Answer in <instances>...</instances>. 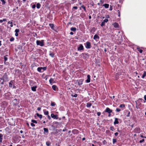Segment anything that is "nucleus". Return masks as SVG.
I'll return each mask as SVG.
<instances>
[{
    "mask_svg": "<svg viewBox=\"0 0 146 146\" xmlns=\"http://www.w3.org/2000/svg\"><path fill=\"white\" fill-rule=\"evenodd\" d=\"M36 7V5L35 4L33 5H32V8L33 9H35Z\"/></svg>",
    "mask_w": 146,
    "mask_h": 146,
    "instance_id": "680f3d73",
    "label": "nucleus"
},
{
    "mask_svg": "<svg viewBox=\"0 0 146 146\" xmlns=\"http://www.w3.org/2000/svg\"><path fill=\"white\" fill-rule=\"evenodd\" d=\"M31 125L32 127H34L35 126V125L33 123H31Z\"/></svg>",
    "mask_w": 146,
    "mask_h": 146,
    "instance_id": "4d7b16f0",
    "label": "nucleus"
},
{
    "mask_svg": "<svg viewBox=\"0 0 146 146\" xmlns=\"http://www.w3.org/2000/svg\"><path fill=\"white\" fill-rule=\"evenodd\" d=\"M121 110L119 108H116L115 111L117 112H119L120 111H121Z\"/></svg>",
    "mask_w": 146,
    "mask_h": 146,
    "instance_id": "e433bc0d",
    "label": "nucleus"
},
{
    "mask_svg": "<svg viewBox=\"0 0 146 146\" xmlns=\"http://www.w3.org/2000/svg\"><path fill=\"white\" fill-rule=\"evenodd\" d=\"M70 30L73 32H75L76 31V28L75 27H72L71 28Z\"/></svg>",
    "mask_w": 146,
    "mask_h": 146,
    "instance_id": "6ab92c4d",
    "label": "nucleus"
},
{
    "mask_svg": "<svg viewBox=\"0 0 146 146\" xmlns=\"http://www.w3.org/2000/svg\"><path fill=\"white\" fill-rule=\"evenodd\" d=\"M118 12V15L119 17H120V12L119 10L117 11Z\"/></svg>",
    "mask_w": 146,
    "mask_h": 146,
    "instance_id": "052dcab7",
    "label": "nucleus"
},
{
    "mask_svg": "<svg viewBox=\"0 0 146 146\" xmlns=\"http://www.w3.org/2000/svg\"><path fill=\"white\" fill-rule=\"evenodd\" d=\"M146 76V72L145 71H144L143 74L142 78H144Z\"/></svg>",
    "mask_w": 146,
    "mask_h": 146,
    "instance_id": "b1692460",
    "label": "nucleus"
},
{
    "mask_svg": "<svg viewBox=\"0 0 146 146\" xmlns=\"http://www.w3.org/2000/svg\"><path fill=\"white\" fill-rule=\"evenodd\" d=\"M112 111V110L108 108H106L105 110V112H107L108 113H111Z\"/></svg>",
    "mask_w": 146,
    "mask_h": 146,
    "instance_id": "423d86ee",
    "label": "nucleus"
},
{
    "mask_svg": "<svg viewBox=\"0 0 146 146\" xmlns=\"http://www.w3.org/2000/svg\"><path fill=\"white\" fill-rule=\"evenodd\" d=\"M42 69L44 71L46 69V67H41Z\"/></svg>",
    "mask_w": 146,
    "mask_h": 146,
    "instance_id": "09e8293b",
    "label": "nucleus"
},
{
    "mask_svg": "<svg viewBox=\"0 0 146 146\" xmlns=\"http://www.w3.org/2000/svg\"><path fill=\"white\" fill-rule=\"evenodd\" d=\"M144 100L146 101V95H145L144 96Z\"/></svg>",
    "mask_w": 146,
    "mask_h": 146,
    "instance_id": "774afa93",
    "label": "nucleus"
},
{
    "mask_svg": "<svg viewBox=\"0 0 146 146\" xmlns=\"http://www.w3.org/2000/svg\"><path fill=\"white\" fill-rule=\"evenodd\" d=\"M138 51L140 52V53H142L143 52V50L141 49H139V48H138Z\"/></svg>",
    "mask_w": 146,
    "mask_h": 146,
    "instance_id": "5fc2aeb1",
    "label": "nucleus"
},
{
    "mask_svg": "<svg viewBox=\"0 0 146 146\" xmlns=\"http://www.w3.org/2000/svg\"><path fill=\"white\" fill-rule=\"evenodd\" d=\"M135 102L136 104V107L137 109H138L139 107L138 106H139L141 104V103H140L139 104L138 103V101H135Z\"/></svg>",
    "mask_w": 146,
    "mask_h": 146,
    "instance_id": "f3484780",
    "label": "nucleus"
},
{
    "mask_svg": "<svg viewBox=\"0 0 146 146\" xmlns=\"http://www.w3.org/2000/svg\"><path fill=\"white\" fill-rule=\"evenodd\" d=\"M41 70H42L41 67H39L37 69V71L38 72H42L41 71Z\"/></svg>",
    "mask_w": 146,
    "mask_h": 146,
    "instance_id": "bb28decb",
    "label": "nucleus"
},
{
    "mask_svg": "<svg viewBox=\"0 0 146 146\" xmlns=\"http://www.w3.org/2000/svg\"><path fill=\"white\" fill-rule=\"evenodd\" d=\"M83 81L84 79H81L79 80H77V82H78V85L80 86L82 85L83 84Z\"/></svg>",
    "mask_w": 146,
    "mask_h": 146,
    "instance_id": "20e7f679",
    "label": "nucleus"
},
{
    "mask_svg": "<svg viewBox=\"0 0 146 146\" xmlns=\"http://www.w3.org/2000/svg\"><path fill=\"white\" fill-rule=\"evenodd\" d=\"M118 118H115V121L113 122V124L114 125L119 123V121H118Z\"/></svg>",
    "mask_w": 146,
    "mask_h": 146,
    "instance_id": "f8f14e48",
    "label": "nucleus"
},
{
    "mask_svg": "<svg viewBox=\"0 0 146 146\" xmlns=\"http://www.w3.org/2000/svg\"><path fill=\"white\" fill-rule=\"evenodd\" d=\"M19 32V29H16L15 31V33H18Z\"/></svg>",
    "mask_w": 146,
    "mask_h": 146,
    "instance_id": "8fccbe9b",
    "label": "nucleus"
},
{
    "mask_svg": "<svg viewBox=\"0 0 146 146\" xmlns=\"http://www.w3.org/2000/svg\"><path fill=\"white\" fill-rule=\"evenodd\" d=\"M54 54L53 52L51 51H49V55L52 57H53L54 56Z\"/></svg>",
    "mask_w": 146,
    "mask_h": 146,
    "instance_id": "dca6fc26",
    "label": "nucleus"
},
{
    "mask_svg": "<svg viewBox=\"0 0 146 146\" xmlns=\"http://www.w3.org/2000/svg\"><path fill=\"white\" fill-rule=\"evenodd\" d=\"M46 144L47 146H50V143L49 141H47L46 142Z\"/></svg>",
    "mask_w": 146,
    "mask_h": 146,
    "instance_id": "ea45409f",
    "label": "nucleus"
},
{
    "mask_svg": "<svg viewBox=\"0 0 146 146\" xmlns=\"http://www.w3.org/2000/svg\"><path fill=\"white\" fill-rule=\"evenodd\" d=\"M48 118L49 120H50L51 119V118L48 115Z\"/></svg>",
    "mask_w": 146,
    "mask_h": 146,
    "instance_id": "69168bd1",
    "label": "nucleus"
},
{
    "mask_svg": "<svg viewBox=\"0 0 146 146\" xmlns=\"http://www.w3.org/2000/svg\"><path fill=\"white\" fill-rule=\"evenodd\" d=\"M4 64H5L6 65H8L9 64V62H4Z\"/></svg>",
    "mask_w": 146,
    "mask_h": 146,
    "instance_id": "864d4df0",
    "label": "nucleus"
},
{
    "mask_svg": "<svg viewBox=\"0 0 146 146\" xmlns=\"http://www.w3.org/2000/svg\"><path fill=\"white\" fill-rule=\"evenodd\" d=\"M8 24H11V25H10V26L11 27H13V25L12 24V22L10 21H9L8 22Z\"/></svg>",
    "mask_w": 146,
    "mask_h": 146,
    "instance_id": "f704fd0d",
    "label": "nucleus"
},
{
    "mask_svg": "<svg viewBox=\"0 0 146 146\" xmlns=\"http://www.w3.org/2000/svg\"><path fill=\"white\" fill-rule=\"evenodd\" d=\"M6 56H7V55H6L5 56H4V62H6L7 60V59H8L6 57Z\"/></svg>",
    "mask_w": 146,
    "mask_h": 146,
    "instance_id": "2f4dec72",
    "label": "nucleus"
},
{
    "mask_svg": "<svg viewBox=\"0 0 146 146\" xmlns=\"http://www.w3.org/2000/svg\"><path fill=\"white\" fill-rule=\"evenodd\" d=\"M144 139H143L142 140H140L139 141V143H141L143 142L144 141Z\"/></svg>",
    "mask_w": 146,
    "mask_h": 146,
    "instance_id": "603ef678",
    "label": "nucleus"
},
{
    "mask_svg": "<svg viewBox=\"0 0 146 146\" xmlns=\"http://www.w3.org/2000/svg\"><path fill=\"white\" fill-rule=\"evenodd\" d=\"M3 135L1 133L0 134V142H2L3 140Z\"/></svg>",
    "mask_w": 146,
    "mask_h": 146,
    "instance_id": "aec40b11",
    "label": "nucleus"
},
{
    "mask_svg": "<svg viewBox=\"0 0 146 146\" xmlns=\"http://www.w3.org/2000/svg\"><path fill=\"white\" fill-rule=\"evenodd\" d=\"M54 124L56 125H58L59 124V123L57 121H54L53 122Z\"/></svg>",
    "mask_w": 146,
    "mask_h": 146,
    "instance_id": "a19ab883",
    "label": "nucleus"
},
{
    "mask_svg": "<svg viewBox=\"0 0 146 146\" xmlns=\"http://www.w3.org/2000/svg\"><path fill=\"white\" fill-rule=\"evenodd\" d=\"M81 7H82L83 9L85 11H86V7L84 5H82L81 6Z\"/></svg>",
    "mask_w": 146,
    "mask_h": 146,
    "instance_id": "58836bf2",
    "label": "nucleus"
},
{
    "mask_svg": "<svg viewBox=\"0 0 146 146\" xmlns=\"http://www.w3.org/2000/svg\"><path fill=\"white\" fill-rule=\"evenodd\" d=\"M112 10V6L110 5V9H109V10L110 11H111Z\"/></svg>",
    "mask_w": 146,
    "mask_h": 146,
    "instance_id": "6e6d98bb",
    "label": "nucleus"
},
{
    "mask_svg": "<svg viewBox=\"0 0 146 146\" xmlns=\"http://www.w3.org/2000/svg\"><path fill=\"white\" fill-rule=\"evenodd\" d=\"M105 25V23L103 21L102 22L101 24L100 25L102 27H103V26Z\"/></svg>",
    "mask_w": 146,
    "mask_h": 146,
    "instance_id": "de8ad7c7",
    "label": "nucleus"
},
{
    "mask_svg": "<svg viewBox=\"0 0 146 146\" xmlns=\"http://www.w3.org/2000/svg\"><path fill=\"white\" fill-rule=\"evenodd\" d=\"M52 89L54 91H57V86L55 85H53L52 86Z\"/></svg>",
    "mask_w": 146,
    "mask_h": 146,
    "instance_id": "4468645a",
    "label": "nucleus"
},
{
    "mask_svg": "<svg viewBox=\"0 0 146 146\" xmlns=\"http://www.w3.org/2000/svg\"><path fill=\"white\" fill-rule=\"evenodd\" d=\"M72 8L73 9H75L76 10L78 9V7L76 6H74Z\"/></svg>",
    "mask_w": 146,
    "mask_h": 146,
    "instance_id": "13d9d810",
    "label": "nucleus"
},
{
    "mask_svg": "<svg viewBox=\"0 0 146 146\" xmlns=\"http://www.w3.org/2000/svg\"><path fill=\"white\" fill-rule=\"evenodd\" d=\"M56 105V104L55 102H51V105L52 106H54L55 105Z\"/></svg>",
    "mask_w": 146,
    "mask_h": 146,
    "instance_id": "473e14b6",
    "label": "nucleus"
},
{
    "mask_svg": "<svg viewBox=\"0 0 146 146\" xmlns=\"http://www.w3.org/2000/svg\"><path fill=\"white\" fill-rule=\"evenodd\" d=\"M110 129L111 130L113 131H114L115 130V129L114 127L112 126L110 127Z\"/></svg>",
    "mask_w": 146,
    "mask_h": 146,
    "instance_id": "c9c22d12",
    "label": "nucleus"
},
{
    "mask_svg": "<svg viewBox=\"0 0 146 146\" xmlns=\"http://www.w3.org/2000/svg\"><path fill=\"white\" fill-rule=\"evenodd\" d=\"M114 27L116 28H118L119 27V25L117 23L115 22L113 24Z\"/></svg>",
    "mask_w": 146,
    "mask_h": 146,
    "instance_id": "ddd939ff",
    "label": "nucleus"
},
{
    "mask_svg": "<svg viewBox=\"0 0 146 146\" xmlns=\"http://www.w3.org/2000/svg\"><path fill=\"white\" fill-rule=\"evenodd\" d=\"M101 113L100 112H98L97 113V115L98 116H100L101 114Z\"/></svg>",
    "mask_w": 146,
    "mask_h": 146,
    "instance_id": "e2e57ef3",
    "label": "nucleus"
},
{
    "mask_svg": "<svg viewBox=\"0 0 146 146\" xmlns=\"http://www.w3.org/2000/svg\"><path fill=\"white\" fill-rule=\"evenodd\" d=\"M37 88V86H34L31 87V90L35 92L36 91V88Z\"/></svg>",
    "mask_w": 146,
    "mask_h": 146,
    "instance_id": "2eb2a0df",
    "label": "nucleus"
},
{
    "mask_svg": "<svg viewBox=\"0 0 146 146\" xmlns=\"http://www.w3.org/2000/svg\"><path fill=\"white\" fill-rule=\"evenodd\" d=\"M117 141L116 139H113V144H115Z\"/></svg>",
    "mask_w": 146,
    "mask_h": 146,
    "instance_id": "4c0bfd02",
    "label": "nucleus"
},
{
    "mask_svg": "<svg viewBox=\"0 0 146 146\" xmlns=\"http://www.w3.org/2000/svg\"><path fill=\"white\" fill-rule=\"evenodd\" d=\"M84 49V48L82 44H80L79 45V46L77 48V50L78 51H81L82 50H83Z\"/></svg>",
    "mask_w": 146,
    "mask_h": 146,
    "instance_id": "39448f33",
    "label": "nucleus"
},
{
    "mask_svg": "<svg viewBox=\"0 0 146 146\" xmlns=\"http://www.w3.org/2000/svg\"><path fill=\"white\" fill-rule=\"evenodd\" d=\"M49 82L50 84H52V83H54V79L52 78H51L49 80Z\"/></svg>",
    "mask_w": 146,
    "mask_h": 146,
    "instance_id": "a211bd4d",
    "label": "nucleus"
},
{
    "mask_svg": "<svg viewBox=\"0 0 146 146\" xmlns=\"http://www.w3.org/2000/svg\"><path fill=\"white\" fill-rule=\"evenodd\" d=\"M36 115L38 117H39L40 118V119H41L42 117V115L41 114H40L38 113H36Z\"/></svg>",
    "mask_w": 146,
    "mask_h": 146,
    "instance_id": "393cba45",
    "label": "nucleus"
},
{
    "mask_svg": "<svg viewBox=\"0 0 146 146\" xmlns=\"http://www.w3.org/2000/svg\"><path fill=\"white\" fill-rule=\"evenodd\" d=\"M88 54L87 53H82V55H83V58L84 59H86L88 56Z\"/></svg>",
    "mask_w": 146,
    "mask_h": 146,
    "instance_id": "9b49d317",
    "label": "nucleus"
},
{
    "mask_svg": "<svg viewBox=\"0 0 146 146\" xmlns=\"http://www.w3.org/2000/svg\"><path fill=\"white\" fill-rule=\"evenodd\" d=\"M31 121V122H32L33 123H35L36 124L37 123V121L34 119H32Z\"/></svg>",
    "mask_w": 146,
    "mask_h": 146,
    "instance_id": "7c9ffc66",
    "label": "nucleus"
},
{
    "mask_svg": "<svg viewBox=\"0 0 146 146\" xmlns=\"http://www.w3.org/2000/svg\"><path fill=\"white\" fill-rule=\"evenodd\" d=\"M2 2V5H4L5 3V2L4 0H0Z\"/></svg>",
    "mask_w": 146,
    "mask_h": 146,
    "instance_id": "37998d69",
    "label": "nucleus"
},
{
    "mask_svg": "<svg viewBox=\"0 0 146 146\" xmlns=\"http://www.w3.org/2000/svg\"><path fill=\"white\" fill-rule=\"evenodd\" d=\"M109 5L108 4H105L103 5V6H104L106 8H108L109 7Z\"/></svg>",
    "mask_w": 146,
    "mask_h": 146,
    "instance_id": "5701e85b",
    "label": "nucleus"
},
{
    "mask_svg": "<svg viewBox=\"0 0 146 146\" xmlns=\"http://www.w3.org/2000/svg\"><path fill=\"white\" fill-rule=\"evenodd\" d=\"M40 7H41V5L40 4V3H38L36 4V7L37 9H39L40 8Z\"/></svg>",
    "mask_w": 146,
    "mask_h": 146,
    "instance_id": "a878e982",
    "label": "nucleus"
},
{
    "mask_svg": "<svg viewBox=\"0 0 146 146\" xmlns=\"http://www.w3.org/2000/svg\"><path fill=\"white\" fill-rule=\"evenodd\" d=\"M77 94H75L74 95H73V94H72L71 95V96H72V97H75V98H76V97H77Z\"/></svg>",
    "mask_w": 146,
    "mask_h": 146,
    "instance_id": "a18cd8bd",
    "label": "nucleus"
},
{
    "mask_svg": "<svg viewBox=\"0 0 146 146\" xmlns=\"http://www.w3.org/2000/svg\"><path fill=\"white\" fill-rule=\"evenodd\" d=\"M49 26L50 27V28H51V29L52 30H54V24H49Z\"/></svg>",
    "mask_w": 146,
    "mask_h": 146,
    "instance_id": "4be33fe9",
    "label": "nucleus"
},
{
    "mask_svg": "<svg viewBox=\"0 0 146 146\" xmlns=\"http://www.w3.org/2000/svg\"><path fill=\"white\" fill-rule=\"evenodd\" d=\"M125 115L126 117H129L130 116V112L128 110H125Z\"/></svg>",
    "mask_w": 146,
    "mask_h": 146,
    "instance_id": "0eeeda50",
    "label": "nucleus"
},
{
    "mask_svg": "<svg viewBox=\"0 0 146 146\" xmlns=\"http://www.w3.org/2000/svg\"><path fill=\"white\" fill-rule=\"evenodd\" d=\"M103 144L104 145H105L106 144V143H107V142L105 140H104L103 142Z\"/></svg>",
    "mask_w": 146,
    "mask_h": 146,
    "instance_id": "bf43d9fd",
    "label": "nucleus"
},
{
    "mask_svg": "<svg viewBox=\"0 0 146 146\" xmlns=\"http://www.w3.org/2000/svg\"><path fill=\"white\" fill-rule=\"evenodd\" d=\"M92 104L91 103H88L86 104V106L87 107H90L91 106Z\"/></svg>",
    "mask_w": 146,
    "mask_h": 146,
    "instance_id": "c85d7f7f",
    "label": "nucleus"
},
{
    "mask_svg": "<svg viewBox=\"0 0 146 146\" xmlns=\"http://www.w3.org/2000/svg\"><path fill=\"white\" fill-rule=\"evenodd\" d=\"M2 21H7V19H3Z\"/></svg>",
    "mask_w": 146,
    "mask_h": 146,
    "instance_id": "338daca9",
    "label": "nucleus"
},
{
    "mask_svg": "<svg viewBox=\"0 0 146 146\" xmlns=\"http://www.w3.org/2000/svg\"><path fill=\"white\" fill-rule=\"evenodd\" d=\"M78 131L76 129H74L72 131V132L74 134H76L78 133Z\"/></svg>",
    "mask_w": 146,
    "mask_h": 146,
    "instance_id": "412c9836",
    "label": "nucleus"
},
{
    "mask_svg": "<svg viewBox=\"0 0 146 146\" xmlns=\"http://www.w3.org/2000/svg\"><path fill=\"white\" fill-rule=\"evenodd\" d=\"M119 107L120 108H123L125 107V105L124 104H121L120 105Z\"/></svg>",
    "mask_w": 146,
    "mask_h": 146,
    "instance_id": "72a5a7b5",
    "label": "nucleus"
},
{
    "mask_svg": "<svg viewBox=\"0 0 146 146\" xmlns=\"http://www.w3.org/2000/svg\"><path fill=\"white\" fill-rule=\"evenodd\" d=\"M51 117L54 119H58L57 115H54L53 113H51Z\"/></svg>",
    "mask_w": 146,
    "mask_h": 146,
    "instance_id": "6e6552de",
    "label": "nucleus"
},
{
    "mask_svg": "<svg viewBox=\"0 0 146 146\" xmlns=\"http://www.w3.org/2000/svg\"><path fill=\"white\" fill-rule=\"evenodd\" d=\"M108 21V19H106L104 20L103 22L105 23V22H107Z\"/></svg>",
    "mask_w": 146,
    "mask_h": 146,
    "instance_id": "3c124183",
    "label": "nucleus"
},
{
    "mask_svg": "<svg viewBox=\"0 0 146 146\" xmlns=\"http://www.w3.org/2000/svg\"><path fill=\"white\" fill-rule=\"evenodd\" d=\"M90 76L89 75H88L87 76V79L86 80V83H89L90 81Z\"/></svg>",
    "mask_w": 146,
    "mask_h": 146,
    "instance_id": "1a4fd4ad",
    "label": "nucleus"
},
{
    "mask_svg": "<svg viewBox=\"0 0 146 146\" xmlns=\"http://www.w3.org/2000/svg\"><path fill=\"white\" fill-rule=\"evenodd\" d=\"M44 113L45 115H48V111H44Z\"/></svg>",
    "mask_w": 146,
    "mask_h": 146,
    "instance_id": "c03bdc74",
    "label": "nucleus"
},
{
    "mask_svg": "<svg viewBox=\"0 0 146 146\" xmlns=\"http://www.w3.org/2000/svg\"><path fill=\"white\" fill-rule=\"evenodd\" d=\"M8 77L7 76V75H4L2 78H1V80H3L4 81L6 82L8 81Z\"/></svg>",
    "mask_w": 146,
    "mask_h": 146,
    "instance_id": "7ed1b4c3",
    "label": "nucleus"
},
{
    "mask_svg": "<svg viewBox=\"0 0 146 146\" xmlns=\"http://www.w3.org/2000/svg\"><path fill=\"white\" fill-rule=\"evenodd\" d=\"M14 101H15L14 103H15L16 104H17L18 103L17 99L16 98L14 100Z\"/></svg>",
    "mask_w": 146,
    "mask_h": 146,
    "instance_id": "79ce46f5",
    "label": "nucleus"
},
{
    "mask_svg": "<svg viewBox=\"0 0 146 146\" xmlns=\"http://www.w3.org/2000/svg\"><path fill=\"white\" fill-rule=\"evenodd\" d=\"M36 44L37 45H40L41 46H44V40H42L40 41L37 40L36 41Z\"/></svg>",
    "mask_w": 146,
    "mask_h": 146,
    "instance_id": "f257e3e1",
    "label": "nucleus"
},
{
    "mask_svg": "<svg viewBox=\"0 0 146 146\" xmlns=\"http://www.w3.org/2000/svg\"><path fill=\"white\" fill-rule=\"evenodd\" d=\"M99 36L97 35L96 34L94 36V38H93V39H94V40H98L99 39Z\"/></svg>",
    "mask_w": 146,
    "mask_h": 146,
    "instance_id": "9d476101",
    "label": "nucleus"
},
{
    "mask_svg": "<svg viewBox=\"0 0 146 146\" xmlns=\"http://www.w3.org/2000/svg\"><path fill=\"white\" fill-rule=\"evenodd\" d=\"M85 47L87 49H90L91 48L90 43L89 42H87L84 44Z\"/></svg>",
    "mask_w": 146,
    "mask_h": 146,
    "instance_id": "f03ea898",
    "label": "nucleus"
},
{
    "mask_svg": "<svg viewBox=\"0 0 146 146\" xmlns=\"http://www.w3.org/2000/svg\"><path fill=\"white\" fill-rule=\"evenodd\" d=\"M14 40V38L13 37H11L10 39V41H13Z\"/></svg>",
    "mask_w": 146,
    "mask_h": 146,
    "instance_id": "49530a36",
    "label": "nucleus"
},
{
    "mask_svg": "<svg viewBox=\"0 0 146 146\" xmlns=\"http://www.w3.org/2000/svg\"><path fill=\"white\" fill-rule=\"evenodd\" d=\"M43 130H44V132H46L47 133H48V130L47 128H43Z\"/></svg>",
    "mask_w": 146,
    "mask_h": 146,
    "instance_id": "cd10ccee",
    "label": "nucleus"
},
{
    "mask_svg": "<svg viewBox=\"0 0 146 146\" xmlns=\"http://www.w3.org/2000/svg\"><path fill=\"white\" fill-rule=\"evenodd\" d=\"M13 80H11L10 82L9 83V86L10 87H12V84L11 83V82H13Z\"/></svg>",
    "mask_w": 146,
    "mask_h": 146,
    "instance_id": "c756f323",
    "label": "nucleus"
},
{
    "mask_svg": "<svg viewBox=\"0 0 146 146\" xmlns=\"http://www.w3.org/2000/svg\"><path fill=\"white\" fill-rule=\"evenodd\" d=\"M114 134L115 136H117L118 135V133L117 132H116Z\"/></svg>",
    "mask_w": 146,
    "mask_h": 146,
    "instance_id": "0e129e2a",
    "label": "nucleus"
}]
</instances>
